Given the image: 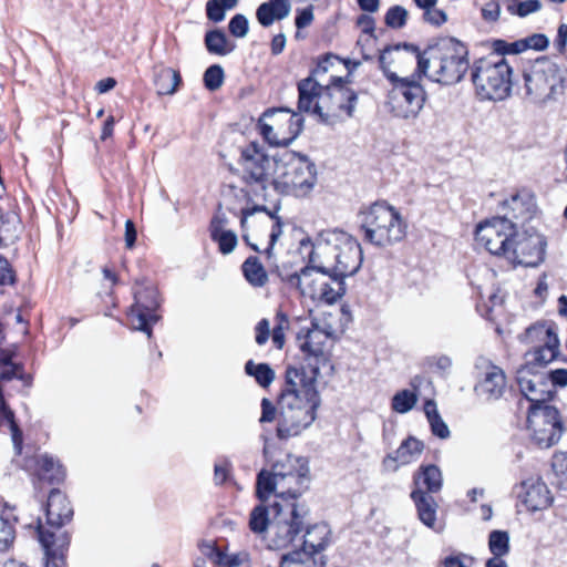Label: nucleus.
I'll return each mask as SVG.
<instances>
[{
  "instance_id": "f257e3e1",
  "label": "nucleus",
  "mask_w": 567,
  "mask_h": 567,
  "mask_svg": "<svg viewBox=\"0 0 567 567\" xmlns=\"http://www.w3.org/2000/svg\"><path fill=\"white\" fill-rule=\"evenodd\" d=\"M317 381L308 377L305 367H288L285 388L278 398L277 436L287 440L297 436L316 420L321 399Z\"/></svg>"
},
{
  "instance_id": "f03ea898",
  "label": "nucleus",
  "mask_w": 567,
  "mask_h": 567,
  "mask_svg": "<svg viewBox=\"0 0 567 567\" xmlns=\"http://www.w3.org/2000/svg\"><path fill=\"white\" fill-rule=\"evenodd\" d=\"M399 50H405L415 56L419 75H426L427 70L432 66L434 70L431 75L432 80L445 85L456 84L461 81V42L456 38H440L435 43L429 44L424 51L409 42L386 45L381 51L378 61L380 70L390 83L395 81L399 75L390 71L385 54Z\"/></svg>"
},
{
  "instance_id": "7ed1b4c3",
  "label": "nucleus",
  "mask_w": 567,
  "mask_h": 567,
  "mask_svg": "<svg viewBox=\"0 0 567 567\" xmlns=\"http://www.w3.org/2000/svg\"><path fill=\"white\" fill-rule=\"evenodd\" d=\"M264 457L271 464V470H261L257 475L256 494L265 502L270 494L276 499H296L309 489L311 475L307 457L285 454L282 457L272 460L267 440L264 445Z\"/></svg>"
},
{
  "instance_id": "20e7f679",
  "label": "nucleus",
  "mask_w": 567,
  "mask_h": 567,
  "mask_svg": "<svg viewBox=\"0 0 567 567\" xmlns=\"http://www.w3.org/2000/svg\"><path fill=\"white\" fill-rule=\"evenodd\" d=\"M301 247H310L309 261L319 271H336L344 277L353 276L362 265L363 254L359 241L350 234L333 229L319 234L312 243L310 238L300 241Z\"/></svg>"
},
{
  "instance_id": "39448f33",
  "label": "nucleus",
  "mask_w": 567,
  "mask_h": 567,
  "mask_svg": "<svg viewBox=\"0 0 567 567\" xmlns=\"http://www.w3.org/2000/svg\"><path fill=\"white\" fill-rule=\"evenodd\" d=\"M73 507L66 496L58 488H53L45 505L47 525L37 519L34 534L39 540L45 560L63 567L65 553L71 543V535L62 527L73 518Z\"/></svg>"
},
{
  "instance_id": "423d86ee",
  "label": "nucleus",
  "mask_w": 567,
  "mask_h": 567,
  "mask_svg": "<svg viewBox=\"0 0 567 567\" xmlns=\"http://www.w3.org/2000/svg\"><path fill=\"white\" fill-rule=\"evenodd\" d=\"M357 217L363 240L373 246L388 247L406 235V224L400 212L386 202H375L360 209Z\"/></svg>"
},
{
  "instance_id": "0eeeda50",
  "label": "nucleus",
  "mask_w": 567,
  "mask_h": 567,
  "mask_svg": "<svg viewBox=\"0 0 567 567\" xmlns=\"http://www.w3.org/2000/svg\"><path fill=\"white\" fill-rule=\"evenodd\" d=\"M275 164V188L285 195L307 196L317 182L316 165L308 156L285 150L272 157Z\"/></svg>"
},
{
  "instance_id": "6e6552de",
  "label": "nucleus",
  "mask_w": 567,
  "mask_h": 567,
  "mask_svg": "<svg viewBox=\"0 0 567 567\" xmlns=\"http://www.w3.org/2000/svg\"><path fill=\"white\" fill-rule=\"evenodd\" d=\"M310 516V507L303 501L276 499L272 503V518L268 530L269 548H287L296 539H301Z\"/></svg>"
},
{
  "instance_id": "1a4fd4ad",
  "label": "nucleus",
  "mask_w": 567,
  "mask_h": 567,
  "mask_svg": "<svg viewBox=\"0 0 567 567\" xmlns=\"http://www.w3.org/2000/svg\"><path fill=\"white\" fill-rule=\"evenodd\" d=\"M513 69L505 58L487 55L474 61L471 80L482 101H504L512 92Z\"/></svg>"
},
{
  "instance_id": "9d476101",
  "label": "nucleus",
  "mask_w": 567,
  "mask_h": 567,
  "mask_svg": "<svg viewBox=\"0 0 567 567\" xmlns=\"http://www.w3.org/2000/svg\"><path fill=\"white\" fill-rule=\"evenodd\" d=\"M526 94L535 100L554 99L564 92V79L557 63L547 56L536 59L523 70Z\"/></svg>"
},
{
  "instance_id": "9b49d317",
  "label": "nucleus",
  "mask_w": 567,
  "mask_h": 567,
  "mask_svg": "<svg viewBox=\"0 0 567 567\" xmlns=\"http://www.w3.org/2000/svg\"><path fill=\"white\" fill-rule=\"evenodd\" d=\"M241 181L244 183L243 192L248 200L266 199L267 189L272 183L270 181L269 168L270 159L257 143H250L241 151Z\"/></svg>"
},
{
  "instance_id": "f8f14e48",
  "label": "nucleus",
  "mask_w": 567,
  "mask_h": 567,
  "mask_svg": "<svg viewBox=\"0 0 567 567\" xmlns=\"http://www.w3.org/2000/svg\"><path fill=\"white\" fill-rule=\"evenodd\" d=\"M358 103V93L351 86L336 84L324 85L321 101L313 106V114L319 116L320 122L333 125L351 118Z\"/></svg>"
},
{
  "instance_id": "ddd939ff",
  "label": "nucleus",
  "mask_w": 567,
  "mask_h": 567,
  "mask_svg": "<svg viewBox=\"0 0 567 567\" xmlns=\"http://www.w3.org/2000/svg\"><path fill=\"white\" fill-rule=\"evenodd\" d=\"M516 216L493 217L480 223L475 229V243L478 247H483L489 254L503 256L507 259L509 249L517 236L516 225L513 221Z\"/></svg>"
},
{
  "instance_id": "4468645a",
  "label": "nucleus",
  "mask_w": 567,
  "mask_h": 567,
  "mask_svg": "<svg viewBox=\"0 0 567 567\" xmlns=\"http://www.w3.org/2000/svg\"><path fill=\"white\" fill-rule=\"evenodd\" d=\"M422 76L415 71L411 76H399L391 82L392 89L388 97L391 111L395 116L402 118L415 117L423 109L426 93L420 83Z\"/></svg>"
},
{
  "instance_id": "2eb2a0df",
  "label": "nucleus",
  "mask_w": 567,
  "mask_h": 567,
  "mask_svg": "<svg viewBox=\"0 0 567 567\" xmlns=\"http://www.w3.org/2000/svg\"><path fill=\"white\" fill-rule=\"evenodd\" d=\"M262 116L272 121L271 124L262 121L259 124L261 135L270 145L288 146L303 128V118L290 109H269Z\"/></svg>"
},
{
  "instance_id": "dca6fc26",
  "label": "nucleus",
  "mask_w": 567,
  "mask_h": 567,
  "mask_svg": "<svg viewBox=\"0 0 567 567\" xmlns=\"http://www.w3.org/2000/svg\"><path fill=\"white\" fill-rule=\"evenodd\" d=\"M474 394L484 403H494L501 400L507 390L505 371L491 359L478 355L473 364Z\"/></svg>"
},
{
  "instance_id": "f3484780",
  "label": "nucleus",
  "mask_w": 567,
  "mask_h": 567,
  "mask_svg": "<svg viewBox=\"0 0 567 567\" xmlns=\"http://www.w3.org/2000/svg\"><path fill=\"white\" fill-rule=\"evenodd\" d=\"M527 423L533 442L540 449L557 444L565 431L560 413L555 406L529 408Z\"/></svg>"
},
{
  "instance_id": "a211bd4d",
  "label": "nucleus",
  "mask_w": 567,
  "mask_h": 567,
  "mask_svg": "<svg viewBox=\"0 0 567 567\" xmlns=\"http://www.w3.org/2000/svg\"><path fill=\"white\" fill-rule=\"evenodd\" d=\"M159 307L158 291L154 286H140L134 288V303L127 312V322L133 330L144 332L152 337L153 326L159 320L156 313Z\"/></svg>"
},
{
  "instance_id": "6ab92c4d",
  "label": "nucleus",
  "mask_w": 567,
  "mask_h": 567,
  "mask_svg": "<svg viewBox=\"0 0 567 567\" xmlns=\"http://www.w3.org/2000/svg\"><path fill=\"white\" fill-rule=\"evenodd\" d=\"M313 328H302L297 333L298 348L302 353L306 363L305 369L308 377H313L317 381L320 374V367L326 364L328 355L326 353V344L329 334L320 329L318 324L312 323Z\"/></svg>"
},
{
  "instance_id": "aec40b11",
  "label": "nucleus",
  "mask_w": 567,
  "mask_h": 567,
  "mask_svg": "<svg viewBox=\"0 0 567 567\" xmlns=\"http://www.w3.org/2000/svg\"><path fill=\"white\" fill-rule=\"evenodd\" d=\"M526 333H544L546 341L543 346L528 351L525 354V363L519 369H527L529 372H540L548 363L556 359L559 353V339L551 326L536 324L527 328Z\"/></svg>"
},
{
  "instance_id": "412c9836",
  "label": "nucleus",
  "mask_w": 567,
  "mask_h": 567,
  "mask_svg": "<svg viewBox=\"0 0 567 567\" xmlns=\"http://www.w3.org/2000/svg\"><path fill=\"white\" fill-rule=\"evenodd\" d=\"M546 240L539 234H523L514 237L507 260L525 267H537L545 259Z\"/></svg>"
},
{
  "instance_id": "4be33fe9",
  "label": "nucleus",
  "mask_w": 567,
  "mask_h": 567,
  "mask_svg": "<svg viewBox=\"0 0 567 567\" xmlns=\"http://www.w3.org/2000/svg\"><path fill=\"white\" fill-rule=\"evenodd\" d=\"M516 380L522 394L530 402L529 408L536 405L550 406L547 402L555 396L556 390L550 389L545 372H529L527 369H518Z\"/></svg>"
},
{
  "instance_id": "5701e85b",
  "label": "nucleus",
  "mask_w": 567,
  "mask_h": 567,
  "mask_svg": "<svg viewBox=\"0 0 567 567\" xmlns=\"http://www.w3.org/2000/svg\"><path fill=\"white\" fill-rule=\"evenodd\" d=\"M309 264L299 271L288 272L280 270L278 275L282 282L289 288L298 290L300 295L311 299H319L321 287L326 286L323 282L326 274H320L315 262L309 261Z\"/></svg>"
},
{
  "instance_id": "b1692460",
  "label": "nucleus",
  "mask_w": 567,
  "mask_h": 567,
  "mask_svg": "<svg viewBox=\"0 0 567 567\" xmlns=\"http://www.w3.org/2000/svg\"><path fill=\"white\" fill-rule=\"evenodd\" d=\"M424 451V443L414 436H409L396 449L389 453L382 461V467L385 472H396L400 465H408L414 461Z\"/></svg>"
},
{
  "instance_id": "393cba45",
  "label": "nucleus",
  "mask_w": 567,
  "mask_h": 567,
  "mask_svg": "<svg viewBox=\"0 0 567 567\" xmlns=\"http://www.w3.org/2000/svg\"><path fill=\"white\" fill-rule=\"evenodd\" d=\"M525 494L523 503L532 511H543L550 506L553 496L548 486L540 480H528L523 483Z\"/></svg>"
},
{
  "instance_id": "a878e982",
  "label": "nucleus",
  "mask_w": 567,
  "mask_h": 567,
  "mask_svg": "<svg viewBox=\"0 0 567 567\" xmlns=\"http://www.w3.org/2000/svg\"><path fill=\"white\" fill-rule=\"evenodd\" d=\"M442 486V472L434 464H422L413 474V489H421L423 493L434 495L441 491Z\"/></svg>"
},
{
  "instance_id": "bb28decb",
  "label": "nucleus",
  "mask_w": 567,
  "mask_h": 567,
  "mask_svg": "<svg viewBox=\"0 0 567 567\" xmlns=\"http://www.w3.org/2000/svg\"><path fill=\"white\" fill-rule=\"evenodd\" d=\"M302 547L301 549L309 550L312 555H319L327 548L330 543V529L327 524H311V518L308 520V526L301 534Z\"/></svg>"
},
{
  "instance_id": "cd10ccee",
  "label": "nucleus",
  "mask_w": 567,
  "mask_h": 567,
  "mask_svg": "<svg viewBox=\"0 0 567 567\" xmlns=\"http://www.w3.org/2000/svg\"><path fill=\"white\" fill-rule=\"evenodd\" d=\"M298 89V111L312 113L317 101H321L324 86L321 85L312 75L302 79L297 84Z\"/></svg>"
},
{
  "instance_id": "c85d7f7f",
  "label": "nucleus",
  "mask_w": 567,
  "mask_h": 567,
  "mask_svg": "<svg viewBox=\"0 0 567 567\" xmlns=\"http://www.w3.org/2000/svg\"><path fill=\"white\" fill-rule=\"evenodd\" d=\"M291 4L289 0H268L262 2L256 10L258 22L267 28L276 20H282L290 13Z\"/></svg>"
},
{
  "instance_id": "c756f323",
  "label": "nucleus",
  "mask_w": 567,
  "mask_h": 567,
  "mask_svg": "<svg viewBox=\"0 0 567 567\" xmlns=\"http://www.w3.org/2000/svg\"><path fill=\"white\" fill-rule=\"evenodd\" d=\"M153 81L159 95H173L182 83V76L177 70L156 64L153 69Z\"/></svg>"
},
{
  "instance_id": "7c9ffc66",
  "label": "nucleus",
  "mask_w": 567,
  "mask_h": 567,
  "mask_svg": "<svg viewBox=\"0 0 567 567\" xmlns=\"http://www.w3.org/2000/svg\"><path fill=\"white\" fill-rule=\"evenodd\" d=\"M411 499L413 501L420 520L427 527L433 528L436 522L437 503L434 495L423 493L421 489H412Z\"/></svg>"
},
{
  "instance_id": "2f4dec72",
  "label": "nucleus",
  "mask_w": 567,
  "mask_h": 567,
  "mask_svg": "<svg viewBox=\"0 0 567 567\" xmlns=\"http://www.w3.org/2000/svg\"><path fill=\"white\" fill-rule=\"evenodd\" d=\"M320 274H326L323 279L326 286L321 287L319 299L332 305L346 293L344 279L347 277L336 271H320Z\"/></svg>"
},
{
  "instance_id": "473e14b6",
  "label": "nucleus",
  "mask_w": 567,
  "mask_h": 567,
  "mask_svg": "<svg viewBox=\"0 0 567 567\" xmlns=\"http://www.w3.org/2000/svg\"><path fill=\"white\" fill-rule=\"evenodd\" d=\"M256 212H265L268 214V216L274 219V225L271 227V231H270V235H269V245L268 247L266 248L265 252L266 255L268 256V258L271 257V254H272V249H274V246L276 244V241L278 240V238L281 236L282 234V223H281V218L276 214V213H272L270 210H268V208L266 206H262V205H257L252 208H244L241 210V218H240V225L241 227L244 228L246 223H247V218L251 215H254Z\"/></svg>"
},
{
  "instance_id": "72a5a7b5",
  "label": "nucleus",
  "mask_w": 567,
  "mask_h": 567,
  "mask_svg": "<svg viewBox=\"0 0 567 567\" xmlns=\"http://www.w3.org/2000/svg\"><path fill=\"white\" fill-rule=\"evenodd\" d=\"M206 50L214 55L225 56L231 53L236 44L230 42L221 29H213L204 37Z\"/></svg>"
},
{
  "instance_id": "f704fd0d",
  "label": "nucleus",
  "mask_w": 567,
  "mask_h": 567,
  "mask_svg": "<svg viewBox=\"0 0 567 567\" xmlns=\"http://www.w3.org/2000/svg\"><path fill=\"white\" fill-rule=\"evenodd\" d=\"M423 411L430 424L431 433L441 440H447L451 436V432L447 424L441 417L435 401L432 399L426 400Z\"/></svg>"
},
{
  "instance_id": "c9c22d12",
  "label": "nucleus",
  "mask_w": 567,
  "mask_h": 567,
  "mask_svg": "<svg viewBox=\"0 0 567 567\" xmlns=\"http://www.w3.org/2000/svg\"><path fill=\"white\" fill-rule=\"evenodd\" d=\"M324 561L320 560L318 563L316 560L315 555H312L307 549H296L289 551L281 556L280 567H323Z\"/></svg>"
},
{
  "instance_id": "e433bc0d",
  "label": "nucleus",
  "mask_w": 567,
  "mask_h": 567,
  "mask_svg": "<svg viewBox=\"0 0 567 567\" xmlns=\"http://www.w3.org/2000/svg\"><path fill=\"white\" fill-rule=\"evenodd\" d=\"M272 518V504L267 507L259 504L252 508L249 515V528L255 534L267 533L270 529Z\"/></svg>"
},
{
  "instance_id": "4c0bfd02",
  "label": "nucleus",
  "mask_w": 567,
  "mask_h": 567,
  "mask_svg": "<svg viewBox=\"0 0 567 567\" xmlns=\"http://www.w3.org/2000/svg\"><path fill=\"white\" fill-rule=\"evenodd\" d=\"M241 268H243L245 278L252 286L261 287L266 284L267 274L257 257H255V256L248 257L244 261Z\"/></svg>"
},
{
  "instance_id": "58836bf2",
  "label": "nucleus",
  "mask_w": 567,
  "mask_h": 567,
  "mask_svg": "<svg viewBox=\"0 0 567 567\" xmlns=\"http://www.w3.org/2000/svg\"><path fill=\"white\" fill-rule=\"evenodd\" d=\"M245 372L254 377L262 388L269 386L275 379V372L268 363H255L252 360H248L245 364Z\"/></svg>"
},
{
  "instance_id": "ea45409f",
  "label": "nucleus",
  "mask_w": 567,
  "mask_h": 567,
  "mask_svg": "<svg viewBox=\"0 0 567 567\" xmlns=\"http://www.w3.org/2000/svg\"><path fill=\"white\" fill-rule=\"evenodd\" d=\"M40 470L44 478L51 483H59L63 481L65 472L58 460L50 455H42L39 460Z\"/></svg>"
},
{
  "instance_id": "a19ab883",
  "label": "nucleus",
  "mask_w": 567,
  "mask_h": 567,
  "mask_svg": "<svg viewBox=\"0 0 567 567\" xmlns=\"http://www.w3.org/2000/svg\"><path fill=\"white\" fill-rule=\"evenodd\" d=\"M417 402V393L410 390L396 392L391 401V408L394 412L404 414L411 411Z\"/></svg>"
},
{
  "instance_id": "79ce46f5",
  "label": "nucleus",
  "mask_w": 567,
  "mask_h": 567,
  "mask_svg": "<svg viewBox=\"0 0 567 567\" xmlns=\"http://www.w3.org/2000/svg\"><path fill=\"white\" fill-rule=\"evenodd\" d=\"M199 549L210 561H223L224 564L229 565V567H238L240 565V559L237 556H228L224 554L213 543H202L199 545Z\"/></svg>"
},
{
  "instance_id": "37998d69",
  "label": "nucleus",
  "mask_w": 567,
  "mask_h": 567,
  "mask_svg": "<svg viewBox=\"0 0 567 567\" xmlns=\"http://www.w3.org/2000/svg\"><path fill=\"white\" fill-rule=\"evenodd\" d=\"M488 548L494 556H506L509 553V535L505 530H493L488 536Z\"/></svg>"
},
{
  "instance_id": "c03bdc74",
  "label": "nucleus",
  "mask_w": 567,
  "mask_h": 567,
  "mask_svg": "<svg viewBox=\"0 0 567 567\" xmlns=\"http://www.w3.org/2000/svg\"><path fill=\"white\" fill-rule=\"evenodd\" d=\"M519 44L515 48L522 50V53L528 50L545 51L549 47V39L544 33H533L526 38L518 39Z\"/></svg>"
},
{
  "instance_id": "a18cd8bd",
  "label": "nucleus",
  "mask_w": 567,
  "mask_h": 567,
  "mask_svg": "<svg viewBox=\"0 0 567 567\" xmlns=\"http://www.w3.org/2000/svg\"><path fill=\"white\" fill-rule=\"evenodd\" d=\"M225 72L219 64L208 66L203 75L204 85L208 91H217L224 83Z\"/></svg>"
},
{
  "instance_id": "49530a36",
  "label": "nucleus",
  "mask_w": 567,
  "mask_h": 567,
  "mask_svg": "<svg viewBox=\"0 0 567 567\" xmlns=\"http://www.w3.org/2000/svg\"><path fill=\"white\" fill-rule=\"evenodd\" d=\"M16 538L13 522L8 517L0 515V551L7 550Z\"/></svg>"
},
{
  "instance_id": "de8ad7c7",
  "label": "nucleus",
  "mask_w": 567,
  "mask_h": 567,
  "mask_svg": "<svg viewBox=\"0 0 567 567\" xmlns=\"http://www.w3.org/2000/svg\"><path fill=\"white\" fill-rule=\"evenodd\" d=\"M408 20V10L402 6H393L391 7L385 16L384 22L386 27L391 29H401L406 24Z\"/></svg>"
},
{
  "instance_id": "09e8293b",
  "label": "nucleus",
  "mask_w": 567,
  "mask_h": 567,
  "mask_svg": "<svg viewBox=\"0 0 567 567\" xmlns=\"http://www.w3.org/2000/svg\"><path fill=\"white\" fill-rule=\"evenodd\" d=\"M212 240L218 244L219 251L223 255L230 254L237 246V236L231 230H226L214 236H210Z\"/></svg>"
},
{
  "instance_id": "8fccbe9b",
  "label": "nucleus",
  "mask_w": 567,
  "mask_h": 567,
  "mask_svg": "<svg viewBox=\"0 0 567 567\" xmlns=\"http://www.w3.org/2000/svg\"><path fill=\"white\" fill-rule=\"evenodd\" d=\"M516 44H519L518 40L509 43L503 39H494L491 41V49L493 52L489 55L505 58L506 54H519L522 53V50L516 49Z\"/></svg>"
},
{
  "instance_id": "3c124183",
  "label": "nucleus",
  "mask_w": 567,
  "mask_h": 567,
  "mask_svg": "<svg viewBox=\"0 0 567 567\" xmlns=\"http://www.w3.org/2000/svg\"><path fill=\"white\" fill-rule=\"evenodd\" d=\"M288 327V317L284 312L277 313V324L271 331V339L277 349L285 344V329Z\"/></svg>"
},
{
  "instance_id": "603ef678",
  "label": "nucleus",
  "mask_w": 567,
  "mask_h": 567,
  "mask_svg": "<svg viewBox=\"0 0 567 567\" xmlns=\"http://www.w3.org/2000/svg\"><path fill=\"white\" fill-rule=\"evenodd\" d=\"M228 30L235 38H245L249 31L248 19L241 13L235 14L228 23Z\"/></svg>"
},
{
  "instance_id": "864d4df0",
  "label": "nucleus",
  "mask_w": 567,
  "mask_h": 567,
  "mask_svg": "<svg viewBox=\"0 0 567 567\" xmlns=\"http://www.w3.org/2000/svg\"><path fill=\"white\" fill-rule=\"evenodd\" d=\"M226 10L219 0H208L206 3V16L213 22H221L225 19Z\"/></svg>"
},
{
  "instance_id": "5fc2aeb1",
  "label": "nucleus",
  "mask_w": 567,
  "mask_h": 567,
  "mask_svg": "<svg viewBox=\"0 0 567 567\" xmlns=\"http://www.w3.org/2000/svg\"><path fill=\"white\" fill-rule=\"evenodd\" d=\"M507 9L513 12L512 6H508ZM540 9H542V3L539 0H525L517 4V8L514 11V13L517 14L518 17L524 18L530 13L539 11Z\"/></svg>"
},
{
  "instance_id": "6e6d98bb",
  "label": "nucleus",
  "mask_w": 567,
  "mask_h": 567,
  "mask_svg": "<svg viewBox=\"0 0 567 567\" xmlns=\"http://www.w3.org/2000/svg\"><path fill=\"white\" fill-rule=\"evenodd\" d=\"M334 61H341L340 58L333 53L322 55L317 63V66L311 70L310 75L315 79L319 74H324L333 65Z\"/></svg>"
},
{
  "instance_id": "4d7b16f0",
  "label": "nucleus",
  "mask_w": 567,
  "mask_h": 567,
  "mask_svg": "<svg viewBox=\"0 0 567 567\" xmlns=\"http://www.w3.org/2000/svg\"><path fill=\"white\" fill-rule=\"evenodd\" d=\"M313 7L308 6L302 9H297V14L295 18V24L298 30H302L309 27L313 22Z\"/></svg>"
},
{
  "instance_id": "13d9d810",
  "label": "nucleus",
  "mask_w": 567,
  "mask_h": 567,
  "mask_svg": "<svg viewBox=\"0 0 567 567\" xmlns=\"http://www.w3.org/2000/svg\"><path fill=\"white\" fill-rule=\"evenodd\" d=\"M423 11V20L435 27L442 25L447 19L445 12L435 7H430Z\"/></svg>"
},
{
  "instance_id": "bf43d9fd",
  "label": "nucleus",
  "mask_w": 567,
  "mask_h": 567,
  "mask_svg": "<svg viewBox=\"0 0 567 567\" xmlns=\"http://www.w3.org/2000/svg\"><path fill=\"white\" fill-rule=\"evenodd\" d=\"M545 375L548 378L550 389L555 390L556 386H567V369L550 370L545 372Z\"/></svg>"
},
{
  "instance_id": "052dcab7",
  "label": "nucleus",
  "mask_w": 567,
  "mask_h": 567,
  "mask_svg": "<svg viewBox=\"0 0 567 567\" xmlns=\"http://www.w3.org/2000/svg\"><path fill=\"white\" fill-rule=\"evenodd\" d=\"M255 332H256V337H255V340H256V343L259 344V346H262L265 344L269 337H270V323H269V320L268 319H261L256 328H255Z\"/></svg>"
},
{
  "instance_id": "680f3d73",
  "label": "nucleus",
  "mask_w": 567,
  "mask_h": 567,
  "mask_svg": "<svg viewBox=\"0 0 567 567\" xmlns=\"http://www.w3.org/2000/svg\"><path fill=\"white\" fill-rule=\"evenodd\" d=\"M16 281L14 272L8 260L0 255V285H12Z\"/></svg>"
},
{
  "instance_id": "e2e57ef3",
  "label": "nucleus",
  "mask_w": 567,
  "mask_h": 567,
  "mask_svg": "<svg viewBox=\"0 0 567 567\" xmlns=\"http://www.w3.org/2000/svg\"><path fill=\"white\" fill-rule=\"evenodd\" d=\"M554 47L560 54L566 53V51H567V24L566 23H559V25L557 28V34L554 40Z\"/></svg>"
},
{
  "instance_id": "0e129e2a",
  "label": "nucleus",
  "mask_w": 567,
  "mask_h": 567,
  "mask_svg": "<svg viewBox=\"0 0 567 567\" xmlns=\"http://www.w3.org/2000/svg\"><path fill=\"white\" fill-rule=\"evenodd\" d=\"M228 223V218L225 214L217 212L210 220L209 233L210 236L226 231L225 226Z\"/></svg>"
},
{
  "instance_id": "69168bd1",
  "label": "nucleus",
  "mask_w": 567,
  "mask_h": 567,
  "mask_svg": "<svg viewBox=\"0 0 567 567\" xmlns=\"http://www.w3.org/2000/svg\"><path fill=\"white\" fill-rule=\"evenodd\" d=\"M278 406L276 408L270 400L264 398L261 401V416L260 422H271L276 419Z\"/></svg>"
},
{
  "instance_id": "338daca9",
  "label": "nucleus",
  "mask_w": 567,
  "mask_h": 567,
  "mask_svg": "<svg viewBox=\"0 0 567 567\" xmlns=\"http://www.w3.org/2000/svg\"><path fill=\"white\" fill-rule=\"evenodd\" d=\"M551 467L556 475H567V453L555 454L553 457Z\"/></svg>"
},
{
  "instance_id": "774afa93",
  "label": "nucleus",
  "mask_w": 567,
  "mask_h": 567,
  "mask_svg": "<svg viewBox=\"0 0 567 567\" xmlns=\"http://www.w3.org/2000/svg\"><path fill=\"white\" fill-rule=\"evenodd\" d=\"M0 372L1 381H11L12 379H19V374L22 371L23 365L21 363H14L7 367H1Z\"/></svg>"
}]
</instances>
